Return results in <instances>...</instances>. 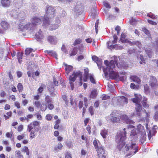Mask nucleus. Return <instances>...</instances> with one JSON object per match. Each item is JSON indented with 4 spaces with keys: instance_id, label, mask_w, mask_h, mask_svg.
Listing matches in <instances>:
<instances>
[{
    "instance_id": "nucleus-1",
    "label": "nucleus",
    "mask_w": 158,
    "mask_h": 158,
    "mask_svg": "<svg viewBox=\"0 0 158 158\" xmlns=\"http://www.w3.org/2000/svg\"><path fill=\"white\" fill-rule=\"evenodd\" d=\"M127 131L126 129L124 128L123 131L117 133L115 136V141L117 143V148L121 151L124 147L125 151L128 152V154L126 155L127 156L134 155L138 151V146L135 143H133L131 140L125 145V139H126Z\"/></svg>"
},
{
    "instance_id": "nucleus-2",
    "label": "nucleus",
    "mask_w": 158,
    "mask_h": 158,
    "mask_svg": "<svg viewBox=\"0 0 158 158\" xmlns=\"http://www.w3.org/2000/svg\"><path fill=\"white\" fill-rule=\"evenodd\" d=\"M104 64L106 66V68L103 69V72L105 76H107L109 72L110 77L113 78H118L120 81H122L126 80V77L125 75L121 76L113 70V69L115 68V65L119 67L117 60H111L109 62L107 60H106L104 61Z\"/></svg>"
},
{
    "instance_id": "nucleus-3",
    "label": "nucleus",
    "mask_w": 158,
    "mask_h": 158,
    "mask_svg": "<svg viewBox=\"0 0 158 158\" xmlns=\"http://www.w3.org/2000/svg\"><path fill=\"white\" fill-rule=\"evenodd\" d=\"M79 77L81 80H82V73L80 71H78L76 72H73V73L71 75L69 78V83L70 84L72 90H73L74 89V86L73 82L75 81L77 77Z\"/></svg>"
},
{
    "instance_id": "nucleus-4",
    "label": "nucleus",
    "mask_w": 158,
    "mask_h": 158,
    "mask_svg": "<svg viewBox=\"0 0 158 158\" xmlns=\"http://www.w3.org/2000/svg\"><path fill=\"white\" fill-rule=\"evenodd\" d=\"M31 26V23L27 22L26 19H22L19 20L18 28L20 31H23L30 28Z\"/></svg>"
},
{
    "instance_id": "nucleus-5",
    "label": "nucleus",
    "mask_w": 158,
    "mask_h": 158,
    "mask_svg": "<svg viewBox=\"0 0 158 158\" xmlns=\"http://www.w3.org/2000/svg\"><path fill=\"white\" fill-rule=\"evenodd\" d=\"M110 121L113 123H120L121 119V114L118 111H113L110 114Z\"/></svg>"
},
{
    "instance_id": "nucleus-6",
    "label": "nucleus",
    "mask_w": 158,
    "mask_h": 158,
    "mask_svg": "<svg viewBox=\"0 0 158 158\" xmlns=\"http://www.w3.org/2000/svg\"><path fill=\"white\" fill-rule=\"evenodd\" d=\"M150 86L153 88H156L158 86V81L155 77L151 76L149 82Z\"/></svg>"
},
{
    "instance_id": "nucleus-7",
    "label": "nucleus",
    "mask_w": 158,
    "mask_h": 158,
    "mask_svg": "<svg viewBox=\"0 0 158 158\" xmlns=\"http://www.w3.org/2000/svg\"><path fill=\"white\" fill-rule=\"evenodd\" d=\"M40 124V123L37 121H34L30 123L27 125V128H28L29 131H30L31 130L35 129L37 127H39Z\"/></svg>"
},
{
    "instance_id": "nucleus-8",
    "label": "nucleus",
    "mask_w": 158,
    "mask_h": 158,
    "mask_svg": "<svg viewBox=\"0 0 158 158\" xmlns=\"http://www.w3.org/2000/svg\"><path fill=\"white\" fill-rule=\"evenodd\" d=\"M97 152V154L99 158H103L106 157L105 156V150L102 146H99V148L96 149Z\"/></svg>"
},
{
    "instance_id": "nucleus-9",
    "label": "nucleus",
    "mask_w": 158,
    "mask_h": 158,
    "mask_svg": "<svg viewBox=\"0 0 158 158\" xmlns=\"http://www.w3.org/2000/svg\"><path fill=\"white\" fill-rule=\"evenodd\" d=\"M32 25L36 26L42 23V21L40 18L37 17H32L31 19Z\"/></svg>"
},
{
    "instance_id": "nucleus-10",
    "label": "nucleus",
    "mask_w": 158,
    "mask_h": 158,
    "mask_svg": "<svg viewBox=\"0 0 158 158\" xmlns=\"http://www.w3.org/2000/svg\"><path fill=\"white\" fill-rule=\"evenodd\" d=\"M111 41H109L107 42V46L108 48L109 49H114L115 48L116 49H122V47L120 45H118V44H115L114 45L111 44Z\"/></svg>"
},
{
    "instance_id": "nucleus-11",
    "label": "nucleus",
    "mask_w": 158,
    "mask_h": 158,
    "mask_svg": "<svg viewBox=\"0 0 158 158\" xmlns=\"http://www.w3.org/2000/svg\"><path fill=\"white\" fill-rule=\"evenodd\" d=\"M1 3L2 6L4 8L10 7L11 3V0H1Z\"/></svg>"
},
{
    "instance_id": "nucleus-12",
    "label": "nucleus",
    "mask_w": 158,
    "mask_h": 158,
    "mask_svg": "<svg viewBox=\"0 0 158 158\" xmlns=\"http://www.w3.org/2000/svg\"><path fill=\"white\" fill-rule=\"evenodd\" d=\"M135 109L136 114L138 117L141 116V112L142 109V107L140 104L135 105Z\"/></svg>"
},
{
    "instance_id": "nucleus-13",
    "label": "nucleus",
    "mask_w": 158,
    "mask_h": 158,
    "mask_svg": "<svg viewBox=\"0 0 158 158\" xmlns=\"http://www.w3.org/2000/svg\"><path fill=\"white\" fill-rule=\"evenodd\" d=\"M134 95L135 96V98L131 99V101L133 103L135 104V105L140 104L141 100V99L140 98L141 97V96L140 95H139L137 94H135Z\"/></svg>"
},
{
    "instance_id": "nucleus-14",
    "label": "nucleus",
    "mask_w": 158,
    "mask_h": 158,
    "mask_svg": "<svg viewBox=\"0 0 158 158\" xmlns=\"http://www.w3.org/2000/svg\"><path fill=\"white\" fill-rule=\"evenodd\" d=\"M121 119L123 121L126 122L127 124L133 123V121L129 119L127 115L126 114L121 115Z\"/></svg>"
},
{
    "instance_id": "nucleus-15",
    "label": "nucleus",
    "mask_w": 158,
    "mask_h": 158,
    "mask_svg": "<svg viewBox=\"0 0 158 158\" xmlns=\"http://www.w3.org/2000/svg\"><path fill=\"white\" fill-rule=\"evenodd\" d=\"M50 20L48 17L45 15L43 19L42 26L46 27L50 24Z\"/></svg>"
},
{
    "instance_id": "nucleus-16",
    "label": "nucleus",
    "mask_w": 158,
    "mask_h": 158,
    "mask_svg": "<svg viewBox=\"0 0 158 158\" xmlns=\"http://www.w3.org/2000/svg\"><path fill=\"white\" fill-rule=\"evenodd\" d=\"M78 48L77 47H74L69 51V54L70 56H73L76 55L77 52Z\"/></svg>"
},
{
    "instance_id": "nucleus-17",
    "label": "nucleus",
    "mask_w": 158,
    "mask_h": 158,
    "mask_svg": "<svg viewBox=\"0 0 158 158\" xmlns=\"http://www.w3.org/2000/svg\"><path fill=\"white\" fill-rule=\"evenodd\" d=\"M55 11L54 9L51 6H49L47 8L46 13L48 15H54Z\"/></svg>"
},
{
    "instance_id": "nucleus-18",
    "label": "nucleus",
    "mask_w": 158,
    "mask_h": 158,
    "mask_svg": "<svg viewBox=\"0 0 158 158\" xmlns=\"http://www.w3.org/2000/svg\"><path fill=\"white\" fill-rule=\"evenodd\" d=\"M28 128L27 127V131L29 132H30V137L31 139H33L34 138L35 136H36V133L35 129V130H32L29 131V130L28 129Z\"/></svg>"
},
{
    "instance_id": "nucleus-19",
    "label": "nucleus",
    "mask_w": 158,
    "mask_h": 158,
    "mask_svg": "<svg viewBox=\"0 0 158 158\" xmlns=\"http://www.w3.org/2000/svg\"><path fill=\"white\" fill-rule=\"evenodd\" d=\"M45 52L47 53L51 56H54L56 59H57V55L55 52H54L53 51L46 50Z\"/></svg>"
},
{
    "instance_id": "nucleus-20",
    "label": "nucleus",
    "mask_w": 158,
    "mask_h": 158,
    "mask_svg": "<svg viewBox=\"0 0 158 158\" xmlns=\"http://www.w3.org/2000/svg\"><path fill=\"white\" fill-rule=\"evenodd\" d=\"M147 98H144L142 102L143 106L145 108H148L149 106V105L147 104Z\"/></svg>"
},
{
    "instance_id": "nucleus-21",
    "label": "nucleus",
    "mask_w": 158,
    "mask_h": 158,
    "mask_svg": "<svg viewBox=\"0 0 158 158\" xmlns=\"http://www.w3.org/2000/svg\"><path fill=\"white\" fill-rule=\"evenodd\" d=\"M23 54V52H18L17 53L18 60L19 63H21L22 61Z\"/></svg>"
},
{
    "instance_id": "nucleus-22",
    "label": "nucleus",
    "mask_w": 158,
    "mask_h": 158,
    "mask_svg": "<svg viewBox=\"0 0 158 158\" xmlns=\"http://www.w3.org/2000/svg\"><path fill=\"white\" fill-rule=\"evenodd\" d=\"M73 67L72 66L66 65L65 67V72L68 75L69 73L73 70Z\"/></svg>"
},
{
    "instance_id": "nucleus-23",
    "label": "nucleus",
    "mask_w": 158,
    "mask_h": 158,
    "mask_svg": "<svg viewBox=\"0 0 158 158\" xmlns=\"http://www.w3.org/2000/svg\"><path fill=\"white\" fill-rule=\"evenodd\" d=\"M131 78L132 81L135 82H137L138 84H139L141 82V80L137 76H133L131 77Z\"/></svg>"
},
{
    "instance_id": "nucleus-24",
    "label": "nucleus",
    "mask_w": 158,
    "mask_h": 158,
    "mask_svg": "<svg viewBox=\"0 0 158 158\" xmlns=\"http://www.w3.org/2000/svg\"><path fill=\"white\" fill-rule=\"evenodd\" d=\"M154 109L157 110L155 113L153 118L156 121H158V104L155 106Z\"/></svg>"
},
{
    "instance_id": "nucleus-25",
    "label": "nucleus",
    "mask_w": 158,
    "mask_h": 158,
    "mask_svg": "<svg viewBox=\"0 0 158 158\" xmlns=\"http://www.w3.org/2000/svg\"><path fill=\"white\" fill-rule=\"evenodd\" d=\"M100 134L102 136V137L105 139L106 138V136L108 134V131L107 130L104 129L103 130H102L100 132Z\"/></svg>"
},
{
    "instance_id": "nucleus-26",
    "label": "nucleus",
    "mask_w": 158,
    "mask_h": 158,
    "mask_svg": "<svg viewBox=\"0 0 158 158\" xmlns=\"http://www.w3.org/2000/svg\"><path fill=\"white\" fill-rule=\"evenodd\" d=\"M61 123V120L60 119H58L55 122V125L54 126V128L55 129H58L59 127V124Z\"/></svg>"
},
{
    "instance_id": "nucleus-27",
    "label": "nucleus",
    "mask_w": 158,
    "mask_h": 158,
    "mask_svg": "<svg viewBox=\"0 0 158 158\" xmlns=\"http://www.w3.org/2000/svg\"><path fill=\"white\" fill-rule=\"evenodd\" d=\"M15 156L16 158H24L23 156L21 154L20 151L16 150L15 152Z\"/></svg>"
},
{
    "instance_id": "nucleus-28",
    "label": "nucleus",
    "mask_w": 158,
    "mask_h": 158,
    "mask_svg": "<svg viewBox=\"0 0 158 158\" xmlns=\"http://www.w3.org/2000/svg\"><path fill=\"white\" fill-rule=\"evenodd\" d=\"M97 94V91L96 90H93L91 93L90 97L92 98H94L96 97Z\"/></svg>"
},
{
    "instance_id": "nucleus-29",
    "label": "nucleus",
    "mask_w": 158,
    "mask_h": 158,
    "mask_svg": "<svg viewBox=\"0 0 158 158\" xmlns=\"http://www.w3.org/2000/svg\"><path fill=\"white\" fill-rule=\"evenodd\" d=\"M1 25L3 29H6L8 28V24L6 21H2L1 23Z\"/></svg>"
},
{
    "instance_id": "nucleus-30",
    "label": "nucleus",
    "mask_w": 158,
    "mask_h": 158,
    "mask_svg": "<svg viewBox=\"0 0 158 158\" xmlns=\"http://www.w3.org/2000/svg\"><path fill=\"white\" fill-rule=\"evenodd\" d=\"M139 131L138 129H134L132 130L131 132V136H135L137 135Z\"/></svg>"
},
{
    "instance_id": "nucleus-31",
    "label": "nucleus",
    "mask_w": 158,
    "mask_h": 158,
    "mask_svg": "<svg viewBox=\"0 0 158 158\" xmlns=\"http://www.w3.org/2000/svg\"><path fill=\"white\" fill-rule=\"evenodd\" d=\"M59 25L57 24H54L51 25L49 27V30L50 31H53L57 29Z\"/></svg>"
},
{
    "instance_id": "nucleus-32",
    "label": "nucleus",
    "mask_w": 158,
    "mask_h": 158,
    "mask_svg": "<svg viewBox=\"0 0 158 158\" xmlns=\"http://www.w3.org/2000/svg\"><path fill=\"white\" fill-rule=\"evenodd\" d=\"M45 101L46 104L51 103L52 101V98L48 95H47L45 96Z\"/></svg>"
},
{
    "instance_id": "nucleus-33",
    "label": "nucleus",
    "mask_w": 158,
    "mask_h": 158,
    "mask_svg": "<svg viewBox=\"0 0 158 158\" xmlns=\"http://www.w3.org/2000/svg\"><path fill=\"white\" fill-rule=\"evenodd\" d=\"M22 151L23 152L26 153V155L28 156H29L30 154L29 149L27 147L25 146L22 148Z\"/></svg>"
},
{
    "instance_id": "nucleus-34",
    "label": "nucleus",
    "mask_w": 158,
    "mask_h": 158,
    "mask_svg": "<svg viewBox=\"0 0 158 158\" xmlns=\"http://www.w3.org/2000/svg\"><path fill=\"white\" fill-rule=\"evenodd\" d=\"M63 147V145L62 143L60 142H59L57 144V146L54 148V149L55 151H57L58 150H61Z\"/></svg>"
},
{
    "instance_id": "nucleus-35",
    "label": "nucleus",
    "mask_w": 158,
    "mask_h": 158,
    "mask_svg": "<svg viewBox=\"0 0 158 158\" xmlns=\"http://www.w3.org/2000/svg\"><path fill=\"white\" fill-rule=\"evenodd\" d=\"M89 80L91 83L93 84H96V82L93 75L90 74L89 76Z\"/></svg>"
},
{
    "instance_id": "nucleus-36",
    "label": "nucleus",
    "mask_w": 158,
    "mask_h": 158,
    "mask_svg": "<svg viewBox=\"0 0 158 158\" xmlns=\"http://www.w3.org/2000/svg\"><path fill=\"white\" fill-rule=\"evenodd\" d=\"M143 86L144 92L147 94L149 93L150 92V89L148 85L147 84H145Z\"/></svg>"
},
{
    "instance_id": "nucleus-37",
    "label": "nucleus",
    "mask_w": 158,
    "mask_h": 158,
    "mask_svg": "<svg viewBox=\"0 0 158 158\" xmlns=\"http://www.w3.org/2000/svg\"><path fill=\"white\" fill-rule=\"evenodd\" d=\"M120 40L123 43H125L126 42V35L124 33H122L121 34Z\"/></svg>"
},
{
    "instance_id": "nucleus-38",
    "label": "nucleus",
    "mask_w": 158,
    "mask_h": 158,
    "mask_svg": "<svg viewBox=\"0 0 158 158\" xmlns=\"http://www.w3.org/2000/svg\"><path fill=\"white\" fill-rule=\"evenodd\" d=\"M17 87L19 92H22L23 90V85L22 83H19L18 84Z\"/></svg>"
},
{
    "instance_id": "nucleus-39",
    "label": "nucleus",
    "mask_w": 158,
    "mask_h": 158,
    "mask_svg": "<svg viewBox=\"0 0 158 158\" xmlns=\"http://www.w3.org/2000/svg\"><path fill=\"white\" fill-rule=\"evenodd\" d=\"M92 58L93 60L95 62L97 63V64H98V63L101 62L100 60L96 56H92Z\"/></svg>"
},
{
    "instance_id": "nucleus-40",
    "label": "nucleus",
    "mask_w": 158,
    "mask_h": 158,
    "mask_svg": "<svg viewBox=\"0 0 158 158\" xmlns=\"http://www.w3.org/2000/svg\"><path fill=\"white\" fill-rule=\"evenodd\" d=\"M33 49L31 48H27L25 50V54L26 55H28L31 52L33 51Z\"/></svg>"
},
{
    "instance_id": "nucleus-41",
    "label": "nucleus",
    "mask_w": 158,
    "mask_h": 158,
    "mask_svg": "<svg viewBox=\"0 0 158 158\" xmlns=\"http://www.w3.org/2000/svg\"><path fill=\"white\" fill-rule=\"evenodd\" d=\"M82 41V40L80 38L76 39L73 43V45L76 46L77 44H80Z\"/></svg>"
},
{
    "instance_id": "nucleus-42",
    "label": "nucleus",
    "mask_w": 158,
    "mask_h": 158,
    "mask_svg": "<svg viewBox=\"0 0 158 158\" xmlns=\"http://www.w3.org/2000/svg\"><path fill=\"white\" fill-rule=\"evenodd\" d=\"M40 110L43 111H45L47 108V106L46 104L43 103L40 106Z\"/></svg>"
},
{
    "instance_id": "nucleus-43",
    "label": "nucleus",
    "mask_w": 158,
    "mask_h": 158,
    "mask_svg": "<svg viewBox=\"0 0 158 158\" xmlns=\"http://www.w3.org/2000/svg\"><path fill=\"white\" fill-rule=\"evenodd\" d=\"M55 37L53 36H49L47 37V40L50 43H52L54 41Z\"/></svg>"
},
{
    "instance_id": "nucleus-44",
    "label": "nucleus",
    "mask_w": 158,
    "mask_h": 158,
    "mask_svg": "<svg viewBox=\"0 0 158 158\" xmlns=\"http://www.w3.org/2000/svg\"><path fill=\"white\" fill-rule=\"evenodd\" d=\"M145 51L149 57H151L153 52L152 51V49H150L148 50L146 49H145Z\"/></svg>"
},
{
    "instance_id": "nucleus-45",
    "label": "nucleus",
    "mask_w": 158,
    "mask_h": 158,
    "mask_svg": "<svg viewBox=\"0 0 158 158\" xmlns=\"http://www.w3.org/2000/svg\"><path fill=\"white\" fill-rule=\"evenodd\" d=\"M94 109L92 106H90L88 109V111L91 115H93L94 114Z\"/></svg>"
},
{
    "instance_id": "nucleus-46",
    "label": "nucleus",
    "mask_w": 158,
    "mask_h": 158,
    "mask_svg": "<svg viewBox=\"0 0 158 158\" xmlns=\"http://www.w3.org/2000/svg\"><path fill=\"white\" fill-rule=\"evenodd\" d=\"M93 143L96 149H97L99 148V147L98 145V140L96 139L94 140L93 141Z\"/></svg>"
},
{
    "instance_id": "nucleus-47",
    "label": "nucleus",
    "mask_w": 158,
    "mask_h": 158,
    "mask_svg": "<svg viewBox=\"0 0 158 158\" xmlns=\"http://www.w3.org/2000/svg\"><path fill=\"white\" fill-rule=\"evenodd\" d=\"M13 133L12 131L10 132H7L6 134V136L8 138H11L12 137Z\"/></svg>"
},
{
    "instance_id": "nucleus-48",
    "label": "nucleus",
    "mask_w": 158,
    "mask_h": 158,
    "mask_svg": "<svg viewBox=\"0 0 158 158\" xmlns=\"http://www.w3.org/2000/svg\"><path fill=\"white\" fill-rule=\"evenodd\" d=\"M142 31L147 35L149 36L150 35L149 31L146 28L143 27L142 29Z\"/></svg>"
},
{
    "instance_id": "nucleus-49",
    "label": "nucleus",
    "mask_w": 158,
    "mask_h": 158,
    "mask_svg": "<svg viewBox=\"0 0 158 158\" xmlns=\"http://www.w3.org/2000/svg\"><path fill=\"white\" fill-rule=\"evenodd\" d=\"M61 50L62 51L64 52L65 54L68 53V51L66 49V48L64 45L63 44L62 45Z\"/></svg>"
},
{
    "instance_id": "nucleus-50",
    "label": "nucleus",
    "mask_w": 158,
    "mask_h": 158,
    "mask_svg": "<svg viewBox=\"0 0 158 158\" xmlns=\"http://www.w3.org/2000/svg\"><path fill=\"white\" fill-rule=\"evenodd\" d=\"M14 105L18 109H19L21 108V105L20 103L18 101H15L14 102Z\"/></svg>"
},
{
    "instance_id": "nucleus-51",
    "label": "nucleus",
    "mask_w": 158,
    "mask_h": 158,
    "mask_svg": "<svg viewBox=\"0 0 158 158\" xmlns=\"http://www.w3.org/2000/svg\"><path fill=\"white\" fill-rule=\"evenodd\" d=\"M62 99L65 102V103L66 105H67L69 103V101L68 100L67 97L65 95H63L62 96Z\"/></svg>"
},
{
    "instance_id": "nucleus-52",
    "label": "nucleus",
    "mask_w": 158,
    "mask_h": 158,
    "mask_svg": "<svg viewBox=\"0 0 158 158\" xmlns=\"http://www.w3.org/2000/svg\"><path fill=\"white\" fill-rule=\"evenodd\" d=\"M28 100L25 99L22 100L21 103L23 106H25L28 104Z\"/></svg>"
},
{
    "instance_id": "nucleus-53",
    "label": "nucleus",
    "mask_w": 158,
    "mask_h": 158,
    "mask_svg": "<svg viewBox=\"0 0 158 158\" xmlns=\"http://www.w3.org/2000/svg\"><path fill=\"white\" fill-rule=\"evenodd\" d=\"M89 120L90 118H87L84 120V122L85 126H87V123L89 122Z\"/></svg>"
},
{
    "instance_id": "nucleus-54",
    "label": "nucleus",
    "mask_w": 158,
    "mask_h": 158,
    "mask_svg": "<svg viewBox=\"0 0 158 158\" xmlns=\"http://www.w3.org/2000/svg\"><path fill=\"white\" fill-rule=\"evenodd\" d=\"M45 118L46 120L48 121H51L52 119V116L50 114H47L45 117Z\"/></svg>"
},
{
    "instance_id": "nucleus-55",
    "label": "nucleus",
    "mask_w": 158,
    "mask_h": 158,
    "mask_svg": "<svg viewBox=\"0 0 158 158\" xmlns=\"http://www.w3.org/2000/svg\"><path fill=\"white\" fill-rule=\"evenodd\" d=\"M48 104V108L49 110H52L54 108V106L53 104L51 103Z\"/></svg>"
},
{
    "instance_id": "nucleus-56",
    "label": "nucleus",
    "mask_w": 158,
    "mask_h": 158,
    "mask_svg": "<svg viewBox=\"0 0 158 158\" xmlns=\"http://www.w3.org/2000/svg\"><path fill=\"white\" fill-rule=\"evenodd\" d=\"M84 76L83 81L86 82L89 77V74H84Z\"/></svg>"
},
{
    "instance_id": "nucleus-57",
    "label": "nucleus",
    "mask_w": 158,
    "mask_h": 158,
    "mask_svg": "<svg viewBox=\"0 0 158 158\" xmlns=\"http://www.w3.org/2000/svg\"><path fill=\"white\" fill-rule=\"evenodd\" d=\"M53 82L54 85L56 86H57L59 85L58 82L56 81V79L55 77H53Z\"/></svg>"
},
{
    "instance_id": "nucleus-58",
    "label": "nucleus",
    "mask_w": 158,
    "mask_h": 158,
    "mask_svg": "<svg viewBox=\"0 0 158 158\" xmlns=\"http://www.w3.org/2000/svg\"><path fill=\"white\" fill-rule=\"evenodd\" d=\"M23 129V126L22 125H20L18 127V131L20 132L22 131Z\"/></svg>"
},
{
    "instance_id": "nucleus-59",
    "label": "nucleus",
    "mask_w": 158,
    "mask_h": 158,
    "mask_svg": "<svg viewBox=\"0 0 158 158\" xmlns=\"http://www.w3.org/2000/svg\"><path fill=\"white\" fill-rule=\"evenodd\" d=\"M65 158H72L71 154L69 152H67L66 153Z\"/></svg>"
},
{
    "instance_id": "nucleus-60",
    "label": "nucleus",
    "mask_w": 158,
    "mask_h": 158,
    "mask_svg": "<svg viewBox=\"0 0 158 158\" xmlns=\"http://www.w3.org/2000/svg\"><path fill=\"white\" fill-rule=\"evenodd\" d=\"M35 104L36 107H40L41 104L40 101H36L35 102Z\"/></svg>"
},
{
    "instance_id": "nucleus-61",
    "label": "nucleus",
    "mask_w": 158,
    "mask_h": 158,
    "mask_svg": "<svg viewBox=\"0 0 158 158\" xmlns=\"http://www.w3.org/2000/svg\"><path fill=\"white\" fill-rule=\"evenodd\" d=\"M24 134L19 135L17 137V139L19 140H21L22 139L24 138Z\"/></svg>"
},
{
    "instance_id": "nucleus-62",
    "label": "nucleus",
    "mask_w": 158,
    "mask_h": 158,
    "mask_svg": "<svg viewBox=\"0 0 158 158\" xmlns=\"http://www.w3.org/2000/svg\"><path fill=\"white\" fill-rule=\"evenodd\" d=\"M147 16L150 18L153 19H156V16L154 15L151 13L150 14H148L147 15Z\"/></svg>"
},
{
    "instance_id": "nucleus-63",
    "label": "nucleus",
    "mask_w": 158,
    "mask_h": 158,
    "mask_svg": "<svg viewBox=\"0 0 158 158\" xmlns=\"http://www.w3.org/2000/svg\"><path fill=\"white\" fill-rule=\"evenodd\" d=\"M104 5L105 7L107 8H110L111 7L110 4L106 2H104Z\"/></svg>"
},
{
    "instance_id": "nucleus-64",
    "label": "nucleus",
    "mask_w": 158,
    "mask_h": 158,
    "mask_svg": "<svg viewBox=\"0 0 158 158\" xmlns=\"http://www.w3.org/2000/svg\"><path fill=\"white\" fill-rule=\"evenodd\" d=\"M83 106V102L81 101H80L79 102L78 104V107L79 109H81Z\"/></svg>"
}]
</instances>
